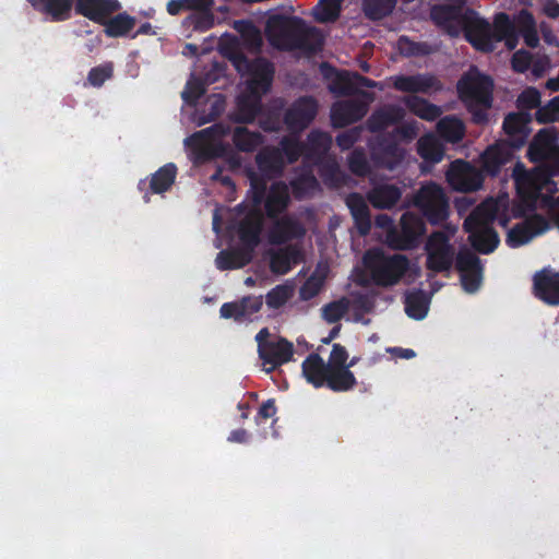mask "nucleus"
I'll return each mask as SVG.
<instances>
[{"label": "nucleus", "mask_w": 559, "mask_h": 559, "mask_svg": "<svg viewBox=\"0 0 559 559\" xmlns=\"http://www.w3.org/2000/svg\"><path fill=\"white\" fill-rule=\"evenodd\" d=\"M263 227V217L259 212H250L238 224V237L241 247L253 253L260 243V235Z\"/></svg>", "instance_id": "b1692460"}, {"label": "nucleus", "mask_w": 559, "mask_h": 559, "mask_svg": "<svg viewBox=\"0 0 559 559\" xmlns=\"http://www.w3.org/2000/svg\"><path fill=\"white\" fill-rule=\"evenodd\" d=\"M479 259L469 250H462L456 257V267L461 273L464 289L474 293L481 282Z\"/></svg>", "instance_id": "6ab92c4d"}, {"label": "nucleus", "mask_w": 559, "mask_h": 559, "mask_svg": "<svg viewBox=\"0 0 559 559\" xmlns=\"http://www.w3.org/2000/svg\"><path fill=\"white\" fill-rule=\"evenodd\" d=\"M292 297V290L285 285H276L265 296V302L270 309H280Z\"/></svg>", "instance_id": "5fc2aeb1"}, {"label": "nucleus", "mask_w": 559, "mask_h": 559, "mask_svg": "<svg viewBox=\"0 0 559 559\" xmlns=\"http://www.w3.org/2000/svg\"><path fill=\"white\" fill-rule=\"evenodd\" d=\"M116 15L106 17L102 26L104 33L109 38L126 37L134 28L136 19L129 15L127 12H116Z\"/></svg>", "instance_id": "c9c22d12"}, {"label": "nucleus", "mask_w": 559, "mask_h": 559, "mask_svg": "<svg viewBox=\"0 0 559 559\" xmlns=\"http://www.w3.org/2000/svg\"><path fill=\"white\" fill-rule=\"evenodd\" d=\"M263 142L258 131H250L246 127H236L233 132V143L240 152H253Z\"/></svg>", "instance_id": "79ce46f5"}, {"label": "nucleus", "mask_w": 559, "mask_h": 559, "mask_svg": "<svg viewBox=\"0 0 559 559\" xmlns=\"http://www.w3.org/2000/svg\"><path fill=\"white\" fill-rule=\"evenodd\" d=\"M265 34L270 44L283 51L296 49L317 52L323 45L319 28L309 26L299 16L275 14L267 19Z\"/></svg>", "instance_id": "7ed1b4c3"}, {"label": "nucleus", "mask_w": 559, "mask_h": 559, "mask_svg": "<svg viewBox=\"0 0 559 559\" xmlns=\"http://www.w3.org/2000/svg\"><path fill=\"white\" fill-rule=\"evenodd\" d=\"M233 62L238 72L247 73L250 78L247 82L248 91L257 96L266 94L273 83L274 66L265 58L250 60L243 53H237Z\"/></svg>", "instance_id": "6e6552de"}, {"label": "nucleus", "mask_w": 559, "mask_h": 559, "mask_svg": "<svg viewBox=\"0 0 559 559\" xmlns=\"http://www.w3.org/2000/svg\"><path fill=\"white\" fill-rule=\"evenodd\" d=\"M275 401L273 399H269L261 404L258 409V413L254 417V421L258 426L265 424L267 419H271L276 414Z\"/></svg>", "instance_id": "774afa93"}, {"label": "nucleus", "mask_w": 559, "mask_h": 559, "mask_svg": "<svg viewBox=\"0 0 559 559\" xmlns=\"http://www.w3.org/2000/svg\"><path fill=\"white\" fill-rule=\"evenodd\" d=\"M346 205L354 218L355 226L360 236H367L371 230V216L365 198L357 192L349 193Z\"/></svg>", "instance_id": "cd10ccee"}, {"label": "nucleus", "mask_w": 559, "mask_h": 559, "mask_svg": "<svg viewBox=\"0 0 559 559\" xmlns=\"http://www.w3.org/2000/svg\"><path fill=\"white\" fill-rule=\"evenodd\" d=\"M457 90L474 121L484 123L486 110L491 106L492 81L473 68L459 81Z\"/></svg>", "instance_id": "423d86ee"}, {"label": "nucleus", "mask_w": 559, "mask_h": 559, "mask_svg": "<svg viewBox=\"0 0 559 559\" xmlns=\"http://www.w3.org/2000/svg\"><path fill=\"white\" fill-rule=\"evenodd\" d=\"M265 213L269 218H276L289 204L288 188L284 182L271 185L264 200Z\"/></svg>", "instance_id": "c85d7f7f"}, {"label": "nucleus", "mask_w": 559, "mask_h": 559, "mask_svg": "<svg viewBox=\"0 0 559 559\" xmlns=\"http://www.w3.org/2000/svg\"><path fill=\"white\" fill-rule=\"evenodd\" d=\"M259 171L269 179H276L284 173L286 163L282 151L276 146H264L255 155Z\"/></svg>", "instance_id": "5701e85b"}, {"label": "nucleus", "mask_w": 559, "mask_h": 559, "mask_svg": "<svg viewBox=\"0 0 559 559\" xmlns=\"http://www.w3.org/2000/svg\"><path fill=\"white\" fill-rule=\"evenodd\" d=\"M347 349L341 344H334L330 353L328 365L331 368H350L355 365L354 359L347 362Z\"/></svg>", "instance_id": "bf43d9fd"}, {"label": "nucleus", "mask_w": 559, "mask_h": 559, "mask_svg": "<svg viewBox=\"0 0 559 559\" xmlns=\"http://www.w3.org/2000/svg\"><path fill=\"white\" fill-rule=\"evenodd\" d=\"M362 131L364 128L358 126L338 133L335 139L336 145L342 151L349 150L360 140Z\"/></svg>", "instance_id": "052dcab7"}, {"label": "nucleus", "mask_w": 559, "mask_h": 559, "mask_svg": "<svg viewBox=\"0 0 559 559\" xmlns=\"http://www.w3.org/2000/svg\"><path fill=\"white\" fill-rule=\"evenodd\" d=\"M376 306V294L373 292L359 294L353 299V307L362 314L370 313Z\"/></svg>", "instance_id": "69168bd1"}, {"label": "nucleus", "mask_w": 559, "mask_h": 559, "mask_svg": "<svg viewBox=\"0 0 559 559\" xmlns=\"http://www.w3.org/2000/svg\"><path fill=\"white\" fill-rule=\"evenodd\" d=\"M114 73L111 63L94 67L90 70L87 81L94 87H100L106 80L110 79Z\"/></svg>", "instance_id": "e2e57ef3"}, {"label": "nucleus", "mask_w": 559, "mask_h": 559, "mask_svg": "<svg viewBox=\"0 0 559 559\" xmlns=\"http://www.w3.org/2000/svg\"><path fill=\"white\" fill-rule=\"evenodd\" d=\"M392 85L405 93H431L442 88L440 81L432 74L397 75L391 78Z\"/></svg>", "instance_id": "412c9836"}, {"label": "nucleus", "mask_w": 559, "mask_h": 559, "mask_svg": "<svg viewBox=\"0 0 559 559\" xmlns=\"http://www.w3.org/2000/svg\"><path fill=\"white\" fill-rule=\"evenodd\" d=\"M252 260V252L242 247L222 250L215 259L216 267L221 271L236 270L246 266Z\"/></svg>", "instance_id": "f704fd0d"}, {"label": "nucleus", "mask_w": 559, "mask_h": 559, "mask_svg": "<svg viewBox=\"0 0 559 559\" xmlns=\"http://www.w3.org/2000/svg\"><path fill=\"white\" fill-rule=\"evenodd\" d=\"M353 280L361 287H384V248L368 249L364 253L361 266L354 269Z\"/></svg>", "instance_id": "9b49d317"}, {"label": "nucleus", "mask_w": 559, "mask_h": 559, "mask_svg": "<svg viewBox=\"0 0 559 559\" xmlns=\"http://www.w3.org/2000/svg\"><path fill=\"white\" fill-rule=\"evenodd\" d=\"M466 40L477 50L490 52L496 43L504 41L509 50L516 47V38L513 34L511 19L507 13L495 15L492 23L483 19L473 10H467L463 27Z\"/></svg>", "instance_id": "20e7f679"}, {"label": "nucleus", "mask_w": 559, "mask_h": 559, "mask_svg": "<svg viewBox=\"0 0 559 559\" xmlns=\"http://www.w3.org/2000/svg\"><path fill=\"white\" fill-rule=\"evenodd\" d=\"M397 48L401 53L404 55L424 56L433 51V48L430 45L426 43H414L407 38H400L397 41Z\"/></svg>", "instance_id": "680f3d73"}, {"label": "nucleus", "mask_w": 559, "mask_h": 559, "mask_svg": "<svg viewBox=\"0 0 559 559\" xmlns=\"http://www.w3.org/2000/svg\"><path fill=\"white\" fill-rule=\"evenodd\" d=\"M229 127L224 123H214L211 127L202 129L193 133L186 142H202L207 141L212 143H221L219 140L229 133Z\"/></svg>", "instance_id": "09e8293b"}, {"label": "nucleus", "mask_w": 559, "mask_h": 559, "mask_svg": "<svg viewBox=\"0 0 559 559\" xmlns=\"http://www.w3.org/2000/svg\"><path fill=\"white\" fill-rule=\"evenodd\" d=\"M456 231L455 227L448 226L445 230L433 231L427 239L425 250L426 265L433 272L448 271L454 259V248L449 243Z\"/></svg>", "instance_id": "9d476101"}, {"label": "nucleus", "mask_w": 559, "mask_h": 559, "mask_svg": "<svg viewBox=\"0 0 559 559\" xmlns=\"http://www.w3.org/2000/svg\"><path fill=\"white\" fill-rule=\"evenodd\" d=\"M414 278L417 272L412 274L408 259L400 253L386 257V286L395 284L402 276Z\"/></svg>", "instance_id": "58836bf2"}, {"label": "nucleus", "mask_w": 559, "mask_h": 559, "mask_svg": "<svg viewBox=\"0 0 559 559\" xmlns=\"http://www.w3.org/2000/svg\"><path fill=\"white\" fill-rule=\"evenodd\" d=\"M425 231L423 218L415 213L406 212L401 216L399 225L393 228H389L386 219V245L399 250L416 248Z\"/></svg>", "instance_id": "1a4fd4ad"}, {"label": "nucleus", "mask_w": 559, "mask_h": 559, "mask_svg": "<svg viewBox=\"0 0 559 559\" xmlns=\"http://www.w3.org/2000/svg\"><path fill=\"white\" fill-rule=\"evenodd\" d=\"M294 355V345L284 337H278L271 342L263 350H260L259 357L264 365H270L269 371L288 362Z\"/></svg>", "instance_id": "393cba45"}, {"label": "nucleus", "mask_w": 559, "mask_h": 559, "mask_svg": "<svg viewBox=\"0 0 559 559\" xmlns=\"http://www.w3.org/2000/svg\"><path fill=\"white\" fill-rule=\"evenodd\" d=\"M193 146L197 163H206L217 157H222L225 153V146L222 143H212L207 141L188 142Z\"/></svg>", "instance_id": "de8ad7c7"}, {"label": "nucleus", "mask_w": 559, "mask_h": 559, "mask_svg": "<svg viewBox=\"0 0 559 559\" xmlns=\"http://www.w3.org/2000/svg\"><path fill=\"white\" fill-rule=\"evenodd\" d=\"M376 86L383 88L381 82H374L357 72H338L329 86L330 92L336 96L358 95L359 98L333 104L330 115L333 128H345L362 119L368 112L369 104L374 100V94L362 88Z\"/></svg>", "instance_id": "f03ea898"}, {"label": "nucleus", "mask_w": 559, "mask_h": 559, "mask_svg": "<svg viewBox=\"0 0 559 559\" xmlns=\"http://www.w3.org/2000/svg\"><path fill=\"white\" fill-rule=\"evenodd\" d=\"M348 307L346 298L329 302L322 308V317L328 323H336L346 314Z\"/></svg>", "instance_id": "3c124183"}, {"label": "nucleus", "mask_w": 559, "mask_h": 559, "mask_svg": "<svg viewBox=\"0 0 559 559\" xmlns=\"http://www.w3.org/2000/svg\"><path fill=\"white\" fill-rule=\"evenodd\" d=\"M267 231V240L273 246H281L293 240H300L306 236V227L295 216L285 214L273 218Z\"/></svg>", "instance_id": "4468645a"}, {"label": "nucleus", "mask_w": 559, "mask_h": 559, "mask_svg": "<svg viewBox=\"0 0 559 559\" xmlns=\"http://www.w3.org/2000/svg\"><path fill=\"white\" fill-rule=\"evenodd\" d=\"M417 134L416 121L401 123L386 134V168L392 169L403 160L406 153L403 145L412 142Z\"/></svg>", "instance_id": "f8f14e48"}, {"label": "nucleus", "mask_w": 559, "mask_h": 559, "mask_svg": "<svg viewBox=\"0 0 559 559\" xmlns=\"http://www.w3.org/2000/svg\"><path fill=\"white\" fill-rule=\"evenodd\" d=\"M417 152L425 160L439 163L443 158L444 147L435 134H426L418 140Z\"/></svg>", "instance_id": "a19ab883"}, {"label": "nucleus", "mask_w": 559, "mask_h": 559, "mask_svg": "<svg viewBox=\"0 0 559 559\" xmlns=\"http://www.w3.org/2000/svg\"><path fill=\"white\" fill-rule=\"evenodd\" d=\"M536 119L542 123L559 121V96L536 111Z\"/></svg>", "instance_id": "0e129e2a"}, {"label": "nucleus", "mask_w": 559, "mask_h": 559, "mask_svg": "<svg viewBox=\"0 0 559 559\" xmlns=\"http://www.w3.org/2000/svg\"><path fill=\"white\" fill-rule=\"evenodd\" d=\"M406 312L409 317L421 319L427 313V304L421 293H411L406 296Z\"/></svg>", "instance_id": "864d4df0"}, {"label": "nucleus", "mask_w": 559, "mask_h": 559, "mask_svg": "<svg viewBox=\"0 0 559 559\" xmlns=\"http://www.w3.org/2000/svg\"><path fill=\"white\" fill-rule=\"evenodd\" d=\"M317 114V100L312 96H301L286 109L283 120L290 133H300L309 127Z\"/></svg>", "instance_id": "ddd939ff"}, {"label": "nucleus", "mask_w": 559, "mask_h": 559, "mask_svg": "<svg viewBox=\"0 0 559 559\" xmlns=\"http://www.w3.org/2000/svg\"><path fill=\"white\" fill-rule=\"evenodd\" d=\"M301 252L297 246H286L271 253L270 269L275 274H286L290 271L293 263L300 261Z\"/></svg>", "instance_id": "72a5a7b5"}, {"label": "nucleus", "mask_w": 559, "mask_h": 559, "mask_svg": "<svg viewBox=\"0 0 559 559\" xmlns=\"http://www.w3.org/2000/svg\"><path fill=\"white\" fill-rule=\"evenodd\" d=\"M467 10L461 5H435L431 9V20L451 37H457L463 31Z\"/></svg>", "instance_id": "2eb2a0df"}, {"label": "nucleus", "mask_w": 559, "mask_h": 559, "mask_svg": "<svg viewBox=\"0 0 559 559\" xmlns=\"http://www.w3.org/2000/svg\"><path fill=\"white\" fill-rule=\"evenodd\" d=\"M447 179L450 186L457 191H475L481 187V173L471 164L463 160H455L447 171Z\"/></svg>", "instance_id": "dca6fc26"}, {"label": "nucleus", "mask_w": 559, "mask_h": 559, "mask_svg": "<svg viewBox=\"0 0 559 559\" xmlns=\"http://www.w3.org/2000/svg\"><path fill=\"white\" fill-rule=\"evenodd\" d=\"M511 25L513 28V34L516 38V44L519 43L520 34L528 47L535 48L538 46V27L532 13H530L527 10H521L519 14L513 20H511Z\"/></svg>", "instance_id": "bb28decb"}, {"label": "nucleus", "mask_w": 559, "mask_h": 559, "mask_svg": "<svg viewBox=\"0 0 559 559\" xmlns=\"http://www.w3.org/2000/svg\"><path fill=\"white\" fill-rule=\"evenodd\" d=\"M548 226V222L543 216L534 215L511 228L508 233L507 242L511 247L522 246L536 235L544 233Z\"/></svg>", "instance_id": "4be33fe9"}, {"label": "nucleus", "mask_w": 559, "mask_h": 559, "mask_svg": "<svg viewBox=\"0 0 559 559\" xmlns=\"http://www.w3.org/2000/svg\"><path fill=\"white\" fill-rule=\"evenodd\" d=\"M528 155L540 165L534 170H526L518 164L513 177L518 193L532 205L539 197L545 199L555 192L551 176L559 175V146L556 135L548 129L539 131L528 147Z\"/></svg>", "instance_id": "f257e3e1"}, {"label": "nucleus", "mask_w": 559, "mask_h": 559, "mask_svg": "<svg viewBox=\"0 0 559 559\" xmlns=\"http://www.w3.org/2000/svg\"><path fill=\"white\" fill-rule=\"evenodd\" d=\"M177 177V166L168 163L156 170L150 180V190L152 193H164L174 185Z\"/></svg>", "instance_id": "4c0bfd02"}, {"label": "nucleus", "mask_w": 559, "mask_h": 559, "mask_svg": "<svg viewBox=\"0 0 559 559\" xmlns=\"http://www.w3.org/2000/svg\"><path fill=\"white\" fill-rule=\"evenodd\" d=\"M512 156V148L507 143H497L488 147L481 155L483 168L490 175H496L502 165Z\"/></svg>", "instance_id": "2f4dec72"}, {"label": "nucleus", "mask_w": 559, "mask_h": 559, "mask_svg": "<svg viewBox=\"0 0 559 559\" xmlns=\"http://www.w3.org/2000/svg\"><path fill=\"white\" fill-rule=\"evenodd\" d=\"M528 121L530 115L526 112L509 114L504 119L503 129L510 135H523Z\"/></svg>", "instance_id": "8fccbe9b"}, {"label": "nucleus", "mask_w": 559, "mask_h": 559, "mask_svg": "<svg viewBox=\"0 0 559 559\" xmlns=\"http://www.w3.org/2000/svg\"><path fill=\"white\" fill-rule=\"evenodd\" d=\"M439 134L448 142L456 143L464 136L465 128L463 122L453 116H448L437 123Z\"/></svg>", "instance_id": "a18cd8bd"}, {"label": "nucleus", "mask_w": 559, "mask_h": 559, "mask_svg": "<svg viewBox=\"0 0 559 559\" xmlns=\"http://www.w3.org/2000/svg\"><path fill=\"white\" fill-rule=\"evenodd\" d=\"M250 179V191L252 193V202L255 206L262 204L267 189V180L269 178L264 177L261 173L260 175L251 171L249 174Z\"/></svg>", "instance_id": "603ef678"}, {"label": "nucleus", "mask_w": 559, "mask_h": 559, "mask_svg": "<svg viewBox=\"0 0 559 559\" xmlns=\"http://www.w3.org/2000/svg\"><path fill=\"white\" fill-rule=\"evenodd\" d=\"M293 195L297 200H304L314 194L320 185L311 167H305L290 181Z\"/></svg>", "instance_id": "473e14b6"}, {"label": "nucleus", "mask_w": 559, "mask_h": 559, "mask_svg": "<svg viewBox=\"0 0 559 559\" xmlns=\"http://www.w3.org/2000/svg\"><path fill=\"white\" fill-rule=\"evenodd\" d=\"M357 381L349 368H331L324 385L334 392H345L353 389Z\"/></svg>", "instance_id": "ea45409f"}, {"label": "nucleus", "mask_w": 559, "mask_h": 559, "mask_svg": "<svg viewBox=\"0 0 559 559\" xmlns=\"http://www.w3.org/2000/svg\"><path fill=\"white\" fill-rule=\"evenodd\" d=\"M76 0H41L33 9L52 22H63L71 17Z\"/></svg>", "instance_id": "7c9ffc66"}, {"label": "nucleus", "mask_w": 559, "mask_h": 559, "mask_svg": "<svg viewBox=\"0 0 559 559\" xmlns=\"http://www.w3.org/2000/svg\"><path fill=\"white\" fill-rule=\"evenodd\" d=\"M405 105L407 108L417 117L424 120H435L439 116H441L442 110L440 107L430 104L424 98H419L417 96H408L404 98Z\"/></svg>", "instance_id": "37998d69"}, {"label": "nucleus", "mask_w": 559, "mask_h": 559, "mask_svg": "<svg viewBox=\"0 0 559 559\" xmlns=\"http://www.w3.org/2000/svg\"><path fill=\"white\" fill-rule=\"evenodd\" d=\"M498 211V202L489 199L478 205L464 222V229L469 234V241L481 253L493 251L499 243L498 235L490 226Z\"/></svg>", "instance_id": "39448f33"}, {"label": "nucleus", "mask_w": 559, "mask_h": 559, "mask_svg": "<svg viewBox=\"0 0 559 559\" xmlns=\"http://www.w3.org/2000/svg\"><path fill=\"white\" fill-rule=\"evenodd\" d=\"M301 369L306 380L314 388L324 386L330 367L319 354L312 353L307 356L302 361Z\"/></svg>", "instance_id": "c756f323"}, {"label": "nucleus", "mask_w": 559, "mask_h": 559, "mask_svg": "<svg viewBox=\"0 0 559 559\" xmlns=\"http://www.w3.org/2000/svg\"><path fill=\"white\" fill-rule=\"evenodd\" d=\"M535 294L550 305H559V273L543 270L534 276Z\"/></svg>", "instance_id": "a878e982"}, {"label": "nucleus", "mask_w": 559, "mask_h": 559, "mask_svg": "<svg viewBox=\"0 0 559 559\" xmlns=\"http://www.w3.org/2000/svg\"><path fill=\"white\" fill-rule=\"evenodd\" d=\"M261 97L253 94L240 95L237 98L236 110L233 115L234 120L239 123H249L254 121L260 114L262 104Z\"/></svg>", "instance_id": "e433bc0d"}, {"label": "nucleus", "mask_w": 559, "mask_h": 559, "mask_svg": "<svg viewBox=\"0 0 559 559\" xmlns=\"http://www.w3.org/2000/svg\"><path fill=\"white\" fill-rule=\"evenodd\" d=\"M298 133H292L281 139L278 148L286 164H295L300 157L305 158L304 142L297 136Z\"/></svg>", "instance_id": "c03bdc74"}, {"label": "nucleus", "mask_w": 559, "mask_h": 559, "mask_svg": "<svg viewBox=\"0 0 559 559\" xmlns=\"http://www.w3.org/2000/svg\"><path fill=\"white\" fill-rule=\"evenodd\" d=\"M540 103L539 92L535 88H526L518 98V105L522 110L538 107Z\"/></svg>", "instance_id": "338daca9"}, {"label": "nucleus", "mask_w": 559, "mask_h": 559, "mask_svg": "<svg viewBox=\"0 0 559 559\" xmlns=\"http://www.w3.org/2000/svg\"><path fill=\"white\" fill-rule=\"evenodd\" d=\"M262 306V296H245L240 300L223 304L219 309V314L224 319L243 322L251 320V317L258 313Z\"/></svg>", "instance_id": "aec40b11"}, {"label": "nucleus", "mask_w": 559, "mask_h": 559, "mask_svg": "<svg viewBox=\"0 0 559 559\" xmlns=\"http://www.w3.org/2000/svg\"><path fill=\"white\" fill-rule=\"evenodd\" d=\"M206 90L202 81H188L181 97L188 105H195L198 100L205 94Z\"/></svg>", "instance_id": "13d9d810"}, {"label": "nucleus", "mask_w": 559, "mask_h": 559, "mask_svg": "<svg viewBox=\"0 0 559 559\" xmlns=\"http://www.w3.org/2000/svg\"><path fill=\"white\" fill-rule=\"evenodd\" d=\"M343 0H320L313 8V16L319 23L335 22L341 13Z\"/></svg>", "instance_id": "49530a36"}, {"label": "nucleus", "mask_w": 559, "mask_h": 559, "mask_svg": "<svg viewBox=\"0 0 559 559\" xmlns=\"http://www.w3.org/2000/svg\"><path fill=\"white\" fill-rule=\"evenodd\" d=\"M348 168L356 176H366L370 166L362 148H355L348 156Z\"/></svg>", "instance_id": "6e6d98bb"}, {"label": "nucleus", "mask_w": 559, "mask_h": 559, "mask_svg": "<svg viewBox=\"0 0 559 559\" xmlns=\"http://www.w3.org/2000/svg\"><path fill=\"white\" fill-rule=\"evenodd\" d=\"M413 203L432 225L444 222L449 216V198L444 189L436 182L423 185L414 194Z\"/></svg>", "instance_id": "0eeeda50"}, {"label": "nucleus", "mask_w": 559, "mask_h": 559, "mask_svg": "<svg viewBox=\"0 0 559 559\" xmlns=\"http://www.w3.org/2000/svg\"><path fill=\"white\" fill-rule=\"evenodd\" d=\"M188 20L190 21V25H192L195 31H207L214 25V14L212 12V8L194 10V12L189 15Z\"/></svg>", "instance_id": "4d7b16f0"}, {"label": "nucleus", "mask_w": 559, "mask_h": 559, "mask_svg": "<svg viewBox=\"0 0 559 559\" xmlns=\"http://www.w3.org/2000/svg\"><path fill=\"white\" fill-rule=\"evenodd\" d=\"M122 8L119 0H76L75 13L99 25Z\"/></svg>", "instance_id": "f3484780"}, {"label": "nucleus", "mask_w": 559, "mask_h": 559, "mask_svg": "<svg viewBox=\"0 0 559 559\" xmlns=\"http://www.w3.org/2000/svg\"><path fill=\"white\" fill-rule=\"evenodd\" d=\"M332 145L329 132L319 129L311 130L304 142L305 164L312 166L323 165V160Z\"/></svg>", "instance_id": "a211bd4d"}]
</instances>
